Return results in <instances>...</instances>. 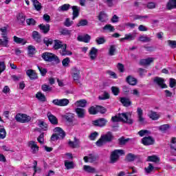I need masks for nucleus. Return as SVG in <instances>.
I'll use <instances>...</instances> for the list:
<instances>
[{"mask_svg":"<svg viewBox=\"0 0 176 176\" xmlns=\"http://www.w3.org/2000/svg\"><path fill=\"white\" fill-rule=\"evenodd\" d=\"M89 24L87 19H80L76 24V27H85Z\"/></svg>","mask_w":176,"mask_h":176,"instance_id":"nucleus-49","label":"nucleus"},{"mask_svg":"<svg viewBox=\"0 0 176 176\" xmlns=\"http://www.w3.org/2000/svg\"><path fill=\"white\" fill-rule=\"evenodd\" d=\"M167 43L171 49H176V41L168 40Z\"/></svg>","mask_w":176,"mask_h":176,"instance_id":"nucleus-63","label":"nucleus"},{"mask_svg":"<svg viewBox=\"0 0 176 176\" xmlns=\"http://www.w3.org/2000/svg\"><path fill=\"white\" fill-rule=\"evenodd\" d=\"M86 104H87V101L85 99L77 100L76 102V107H80L81 108H85Z\"/></svg>","mask_w":176,"mask_h":176,"instance_id":"nucleus-46","label":"nucleus"},{"mask_svg":"<svg viewBox=\"0 0 176 176\" xmlns=\"http://www.w3.org/2000/svg\"><path fill=\"white\" fill-rule=\"evenodd\" d=\"M170 127H171L170 126V124H163V125H161L158 127V130L160 131H161V133H167V131L168 130H170Z\"/></svg>","mask_w":176,"mask_h":176,"instance_id":"nucleus-31","label":"nucleus"},{"mask_svg":"<svg viewBox=\"0 0 176 176\" xmlns=\"http://www.w3.org/2000/svg\"><path fill=\"white\" fill-rule=\"evenodd\" d=\"M68 145L70 148L74 149L75 148H79V145H80V141L79 139L74 138V141L69 140Z\"/></svg>","mask_w":176,"mask_h":176,"instance_id":"nucleus-21","label":"nucleus"},{"mask_svg":"<svg viewBox=\"0 0 176 176\" xmlns=\"http://www.w3.org/2000/svg\"><path fill=\"white\" fill-rule=\"evenodd\" d=\"M111 90L113 96H119V94L120 93V89L118 87L113 86L111 87Z\"/></svg>","mask_w":176,"mask_h":176,"instance_id":"nucleus-53","label":"nucleus"},{"mask_svg":"<svg viewBox=\"0 0 176 176\" xmlns=\"http://www.w3.org/2000/svg\"><path fill=\"white\" fill-rule=\"evenodd\" d=\"M36 52V48L34 47V45H28V54L30 56L32 57L34 54H35Z\"/></svg>","mask_w":176,"mask_h":176,"instance_id":"nucleus-39","label":"nucleus"},{"mask_svg":"<svg viewBox=\"0 0 176 176\" xmlns=\"http://www.w3.org/2000/svg\"><path fill=\"white\" fill-rule=\"evenodd\" d=\"M63 119L66 120V122L69 124V126H75L78 124V123H74L75 120V114L72 113H67L63 116Z\"/></svg>","mask_w":176,"mask_h":176,"instance_id":"nucleus-8","label":"nucleus"},{"mask_svg":"<svg viewBox=\"0 0 176 176\" xmlns=\"http://www.w3.org/2000/svg\"><path fill=\"white\" fill-rule=\"evenodd\" d=\"M74 24V21H71L69 18H67L63 23L65 27H71Z\"/></svg>","mask_w":176,"mask_h":176,"instance_id":"nucleus-61","label":"nucleus"},{"mask_svg":"<svg viewBox=\"0 0 176 176\" xmlns=\"http://www.w3.org/2000/svg\"><path fill=\"white\" fill-rule=\"evenodd\" d=\"M65 166L66 167L67 170H71L75 167L74 165V162H69L68 160L65 161Z\"/></svg>","mask_w":176,"mask_h":176,"instance_id":"nucleus-47","label":"nucleus"},{"mask_svg":"<svg viewBox=\"0 0 176 176\" xmlns=\"http://www.w3.org/2000/svg\"><path fill=\"white\" fill-rule=\"evenodd\" d=\"M26 23L28 25H36V21L35 19L30 18L26 19Z\"/></svg>","mask_w":176,"mask_h":176,"instance_id":"nucleus-64","label":"nucleus"},{"mask_svg":"<svg viewBox=\"0 0 176 176\" xmlns=\"http://www.w3.org/2000/svg\"><path fill=\"white\" fill-rule=\"evenodd\" d=\"M47 116L48 118V120H50L52 124H54V125L58 124V119H57L56 116L52 114L51 112H48L47 113Z\"/></svg>","mask_w":176,"mask_h":176,"instance_id":"nucleus-16","label":"nucleus"},{"mask_svg":"<svg viewBox=\"0 0 176 176\" xmlns=\"http://www.w3.org/2000/svg\"><path fill=\"white\" fill-rule=\"evenodd\" d=\"M126 41H134L135 39V35L132 34L131 33L125 34Z\"/></svg>","mask_w":176,"mask_h":176,"instance_id":"nucleus-62","label":"nucleus"},{"mask_svg":"<svg viewBox=\"0 0 176 176\" xmlns=\"http://www.w3.org/2000/svg\"><path fill=\"white\" fill-rule=\"evenodd\" d=\"M151 63H153V58L141 59L140 61V65H151Z\"/></svg>","mask_w":176,"mask_h":176,"instance_id":"nucleus-29","label":"nucleus"},{"mask_svg":"<svg viewBox=\"0 0 176 176\" xmlns=\"http://www.w3.org/2000/svg\"><path fill=\"white\" fill-rule=\"evenodd\" d=\"M0 31L3 32L1 34L2 38H0V46H2L3 47H9V38L8 37V30L6 28H0Z\"/></svg>","mask_w":176,"mask_h":176,"instance_id":"nucleus-5","label":"nucleus"},{"mask_svg":"<svg viewBox=\"0 0 176 176\" xmlns=\"http://www.w3.org/2000/svg\"><path fill=\"white\" fill-rule=\"evenodd\" d=\"M137 113H138V122L139 123H144L145 122V118H144V111H142V109L141 107H138L137 109Z\"/></svg>","mask_w":176,"mask_h":176,"instance_id":"nucleus-19","label":"nucleus"},{"mask_svg":"<svg viewBox=\"0 0 176 176\" xmlns=\"http://www.w3.org/2000/svg\"><path fill=\"white\" fill-rule=\"evenodd\" d=\"M129 116H131V113L129 112L119 113L118 116H115L111 117V122L113 123H117L118 122H124L128 124H133L134 121L131 118H129Z\"/></svg>","mask_w":176,"mask_h":176,"instance_id":"nucleus-1","label":"nucleus"},{"mask_svg":"<svg viewBox=\"0 0 176 176\" xmlns=\"http://www.w3.org/2000/svg\"><path fill=\"white\" fill-rule=\"evenodd\" d=\"M98 159V155L89 154V156H85L83 160L85 163H94Z\"/></svg>","mask_w":176,"mask_h":176,"instance_id":"nucleus-15","label":"nucleus"},{"mask_svg":"<svg viewBox=\"0 0 176 176\" xmlns=\"http://www.w3.org/2000/svg\"><path fill=\"white\" fill-rule=\"evenodd\" d=\"M72 31L66 28H63L59 30V34L63 35L64 36H70Z\"/></svg>","mask_w":176,"mask_h":176,"instance_id":"nucleus-35","label":"nucleus"},{"mask_svg":"<svg viewBox=\"0 0 176 176\" xmlns=\"http://www.w3.org/2000/svg\"><path fill=\"white\" fill-rule=\"evenodd\" d=\"M147 162H153L154 163H159L160 158L156 155H150L147 157Z\"/></svg>","mask_w":176,"mask_h":176,"instance_id":"nucleus-45","label":"nucleus"},{"mask_svg":"<svg viewBox=\"0 0 176 176\" xmlns=\"http://www.w3.org/2000/svg\"><path fill=\"white\" fill-rule=\"evenodd\" d=\"M69 8H71V5L63 4L59 7V10H61V12H67V10H69Z\"/></svg>","mask_w":176,"mask_h":176,"instance_id":"nucleus-59","label":"nucleus"},{"mask_svg":"<svg viewBox=\"0 0 176 176\" xmlns=\"http://www.w3.org/2000/svg\"><path fill=\"white\" fill-rule=\"evenodd\" d=\"M41 90H43V91H45V93H50V91H52V88L46 84H43V85H41Z\"/></svg>","mask_w":176,"mask_h":176,"instance_id":"nucleus-51","label":"nucleus"},{"mask_svg":"<svg viewBox=\"0 0 176 176\" xmlns=\"http://www.w3.org/2000/svg\"><path fill=\"white\" fill-rule=\"evenodd\" d=\"M72 9L73 10V17L72 20H75L76 17L79 16V8L76 6H74L72 7Z\"/></svg>","mask_w":176,"mask_h":176,"instance_id":"nucleus-40","label":"nucleus"},{"mask_svg":"<svg viewBox=\"0 0 176 176\" xmlns=\"http://www.w3.org/2000/svg\"><path fill=\"white\" fill-rule=\"evenodd\" d=\"M41 57L44 61H47V63L60 64V58H58V56L52 52H44L41 54Z\"/></svg>","mask_w":176,"mask_h":176,"instance_id":"nucleus-3","label":"nucleus"},{"mask_svg":"<svg viewBox=\"0 0 176 176\" xmlns=\"http://www.w3.org/2000/svg\"><path fill=\"white\" fill-rule=\"evenodd\" d=\"M138 134L140 135V137H144V135L151 134V132L146 129H142L138 133Z\"/></svg>","mask_w":176,"mask_h":176,"instance_id":"nucleus-60","label":"nucleus"},{"mask_svg":"<svg viewBox=\"0 0 176 176\" xmlns=\"http://www.w3.org/2000/svg\"><path fill=\"white\" fill-rule=\"evenodd\" d=\"M26 75L29 76L31 80H35L36 79H38V74L35 70L28 69L26 72Z\"/></svg>","mask_w":176,"mask_h":176,"instance_id":"nucleus-20","label":"nucleus"},{"mask_svg":"<svg viewBox=\"0 0 176 176\" xmlns=\"http://www.w3.org/2000/svg\"><path fill=\"white\" fill-rule=\"evenodd\" d=\"M113 138H115L113 133H112L111 131H108L105 134L100 136L98 140L96 142V144L98 146L101 147L102 145H104V144L112 142V141H113Z\"/></svg>","mask_w":176,"mask_h":176,"instance_id":"nucleus-2","label":"nucleus"},{"mask_svg":"<svg viewBox=\"0 0 176 176\" xmlns=\"http://www.w3.org/2000/svg\"><path fill=\"white\" fill-rule=\"evenodd\" d=\"M148 117L150 118V119H152V120H157V119L160 118L159 114H157V112L153 111H150Z\"/></svg>","mask_w":176,"mask_h":176,"instance_id":"nucleus-38","label":"nucleus"},{"mask_svg":"<svg viewBox=\"0 0 176 176\" xmlns=\"http://www.w3.org/2000/svg\"><path fill=\"white\" fill-rule=\"evenodd\" d=\"M38 28L43 34H47L50 31V25L49 24H40L38 25Z\"/></svg>","mask_w":176,"mask_h":176,"instance_id":"nucleus-24","label":"nucleus"},{"mask_svg":"<svg viewBox=\"0 0 176 176\" xmlns=\"http://www.w3.org/2000/svg\"><path fill=\"white\" fill-rule=\"evenodd\" d=\"M34 8L37 12H39L42 9V3H41L38 0H31Z\"/></svg>","mask_w":176,"mask_h":176,"instance_id":"nucleus-36","label":"nucleus"},{"mask_svg":"<svg viewBox=\"0 0 176 176\" xmlns=\"http://www.w3.org/2000/svg\"><path fill=\"white\" fill-rule=\"evenodd\" d=\"M43 42L44 45H45V46L49 47V46L53 45V43L54 42V41H53V38H52L45 37L43 40Z\"/></svg>","mask_w":176,"mask_h":176,"instance_id":"nucleus-43","label":"nucleus"},{"mask_svg":"<svg viewBox=\"0 0 176 176\" xmlns=\"http://www.w3.org/2000/svg\"><path fill=\"white\" fill-rule=\"evenodd\" d=\"M103 30L109 31V32H113V31H115V27L112 26L111 24H107L104 26Z\"/></svg>","mask_w":176,"mask_h":176,"instance_id":"nucleus-57","label":"nucleus"},{"mask_svg":"<svg viewBox=\"0 0 176 176\" xmlns=\"http://www.w3.org/2000/svg\"><path fill=\"white\" fill-rule=\"evenodd\" d=\"M142 144L145 145V146L153 145L155 144V139L152 136L144 137L142 139Z\"/></svg>","mask_w":176,"mask_h":176,"instance_id":"nucleus-12","label":"nucleus"},{"mask_svg":"<svg viewBox=\"0 0 176 176\" xmlns=\"http://www.w3.org/2000/svg\"><path fill=\"white\" fill-rule=\"evenodd\" d=\"M120 102L121 104H122L123 107H130L131 105V101H130V99L129 98L126 97H121L120 98Z\"/></svg>","mask_w":176,"mask_h":176,"instance_id":"nucleus-22","label":"nucleus"},{"mask_svg":"<svg viewBox=\"0 0 176 176\" xmlns=\"http://www.w3.org/2000/svg\"><path fill=\"white\" fill-rule=\"evenodd\" d=\"M75 112L77 114L78 118H79L80 119H83V118H85V109L76 108L75 109Z\"/></svg>","mask_w":176,"mask_h":176,"instance_id":"nucleus-28","label":"nucleus"},{"mask_svg":"<svg viewBox=\"0 0 176 176\" xmlns=\"http://www.w3.org/2000/svg\"><path fill=\"white\" fill-rule=\"evenodd\" d=\"M72 78L76 83H80V70L78 67L72 68Z\"/></svg>","mask_w":176,"mask_h":176,"instance_id":"nucleus-7","label":"nucleus"},{"mask_svg":"<svg viewBox=\"0 0 176 176\" xmlns=\"http://www.w3.org/2000/svg\"><path fill=\"white\" fill-rule=\"evenodd\" d=\"M124 155V151L122 149H116L111 152L110 155V161L109 163L111 164H115V163H118L119 160L120 159V156H123Z\"/></svg>","mask_w":176,"mask_h":176,"instance_id":"nucleus-4","label":"nucleus"},{"mask_svg":"<svg viewBox=\"0 0 176 176\" xmlns=\"http://www.w3.org/2000/svg\"><path fill=\"white\" fill-rule=\"evenodd\" d=\"M88 112L89 115H97L98 110H97V105L96 107L91 106L89 108Z\"/></svg>","mask_w":176,"mask_h":176,"instance_id":"nucleus-48","label":"nucleus"},{"mask_svg":"<svg viewBox=\"0 0 176 176\" xmlns=\"http://www.w3.org/2000/svg\"><path fill=\"white\" fill-rule=\"evenodd\" d=\"M52 104L56 107H67L69 104V100L67 98L54 99L52 100Z\"/></svg>","mask_w":176,"mask_h":176,"instance_id":"nucleus-9","label":"nucleus"},{"mask_svg":"<svg viewBox=\"0 0 176 176\" xmlns=\"http://www.w3.org/2000/svg\"><path fill=\"white\" fill-rule=\"evenodd\" d=\"M36 98H37L38 101H41V102H46V96L42 94V92H37L36 94Z\"/></svg>","mask_w":176,"mask_h":176,"instance_id":"nucleus-41","label":"nucleus"},{"mask_svg":"<svg viewBox=\"0 0 176 176\" xmlns=\"http://www.w3.org/2000/svg\"><path fill=\"white\" fill-rule=\"evenodd\" d=\"M14 42L17 43L18 45H25L27 43V41L24 38H21L20 37H17L16 36H13Z\"/></svg>","mask_w":176,"mask_h":176,"instance_id":"nucleus-30","label":"nucleus"},{"mask_svg":"<svg viewBox=\"0 0 176 176\" xmlns=\"http://www.w3.org/2000/svg\"><path fill=\"white\" fill-rule=\"evenodd\" d=\"M167 10H173V9H176V0H168L166 3Z\"/></svg>","mask_w":176,"mask_h":176,"instance_id":"nucleus-23","label":"nucleus"},{"mask_svg":"<svg viewBox=\"0 0 176 176\" xmlns=\"http://www.w3.org/2000/svg\"><path fill=\"white\" fill-rule=\"evenodd\" d=\"M37 68H38L41 76H46V74H47V69L43 68L39 65L37 66Z\"/></svg>","mask_w":176,"mask_h":176,"instance_id":"nucleus-54","label":"nucleus"},{"mask_svg":"<svg viewBox=\"0 0 176 176\" xmlns=\"http://www.w3.org/2000/svg\"><path fill=\"white\" fill-rule=\"evenodd\" d=\"M118 144L120 145V146H123L124 145H126L127 144V142H129V141H130V138H124V136H122L120 138H118Z\"/></svg>","mask_w":176,"mask_h":176,"instance_id":"nucleus-34","label":"nucleus"},{"mask_svg":"<svg viewBox=\"0 0 176 176\" xmlns=\"http://www.w3.org/2000/svg\"><path fill=\"white\" fill-rule=\"evenodd\" d=\"M144 170L147 174H151V173H152L153 170H155V167L151 163H149L148 166L147 168H145Z\"/></svg>","mask_w":176,"mask_h":176,"instance_id":"nucleus-58","label":"nucleus"},{"mask_svg":"<svg viewBox=\"0 0 176 176\" xmlns=\"http://www.w3.org/2000/svg\"><path fill=\"white\" fill-rule=\"evenodd\" d=\"M97 111L98 113H101L102 115H104V113H107V108L101 106V105H97Z\"/></svg>","mask_w":176,"mask_h":176,"instance_id":"nucleus-55","label":"nucleus"},{"mask_svg":"<svg viewBox=\"0 0 176 176\" xmlns=\"http://www.w3.org/2000/svg\"><path fill=\"white\" fill-rule=\"evenodd\" d=\"M154 83H156L161 87V89H167V85L164 83V79L160 77H155L153 80Z\"/></svg>","mask_w":176,"mask_h":176,"instance_id":"nucleus-14","label":"nucleus"},{"mask_svg":"<svg viewBox=\"0 0 176 176\" xmlns=\"http://www.w3.org/2000/svg\"><path fill=\"white\" fill-rule=\"evenodd\" d=\"M126 160L129 163H131V162H134V160H138V162H141V155H134L131 153H129L126 156Z\"/></svg>","mask_w":176,"mask_h":176,"instance_id":"nucleus-11","label":"nucleus"},{"mask_svg":"<svg viewBox=\"0 0 176 176\" xmlns=\"http://www.w3.org/2000/svg\"><path fill=\"white\" fill-rule=\"evenodd\" d=\"M97 53H98V50L96 47H92L89 52V57L91 60H96L97 58Z\"/></svg>","mask_w":176,"mask_h":176,"instance_id":"nucleus-27","label":"nucleus"},{"mask_svg":"<svg viewBox=\"0 0 176 176\" xmlns=\"http://www.w3.org/2000/svg\"><path fill=\"white\" fill-rule=\"evenodd\" d=\"M64 47V45H63V41L56 39L54 40V46L53 48L54 50H58V49H63Z\"/></svg>","mask_w":176,"mask_h":176,"instance_id":"nucleus-25","label":"nucleus"},{"mask_svg":"<svg viewBox=\"0 0 176 176\" xmlns=\"http://www.w3.org/2000/svg\"><path fill=\"white\" fill-rule=\"evenodd\" d=\"M90 39H91V36L89 34H85L83 36L79 35L77 37V41L79 42H84L85 43H89L90 42Z\"/></svg>","mask_w":176,"mask_h":176,"instance_id":"nucleus-18","label":"nucleus"},{"mask_svg":"<svg viewBox=\"0 0 176 176\" xmlns=\"http://www.w3.org/2000/svg\"><path fill=\"white\" fill-rule=\"evenodd\" d=\"M28 145L29 148H31L33 154H35L39 151V146H38L34 141H30Z\"/></svg>","mask_w":176,"mask_h":176,"instance_id":"nucleus-17","label":"nucleus"},{"mask_svg":"<svg viewBox=\"0 0 176 176\" xmlns=\"http://www.w3.org/2000/svg\"><path fill=\"white\" fill-rule=\"evenodd\" d=\"M62 56H72V52L67 50V44L63 47Z\"/></svg>","mask_w":176,"mask_h":176,"instance_id":"nucleus-52","label":"nucleus"},{"mask_svg":"<svg viewBox=\"0 0 176 176\" xmlns=\"http://www.w3.org/2000/svg\"><path fill=\"white\" fill-rule=\"evenodd\" d=\"M6 138V129L3 125H0V140H5Z\"/></svg>","mask_w":176,"mask_h":176,"instance_id":"nucleus-42","label":"nucleus"},{"mask_svg":"<svg viewBox=\"0 0 176 176\" xmlns=\"http://www.w3.org/2000/svg\"><path fill=\"white\" fill-rule=\"evenodd\" d=\"M32 36L34 41H35V42H36V43H41V34H39L38 32L34 31L32 32Z\"/></svg>","mask_w":176,"mask_h":176,"instance_id":"nucleus-26","label":"nucleus"},{"mask_svg":"<svg viewBox=\"0 0 176 176\" xmlns=\"http://www.w3.org/2000/svg\"><path fill=\"white\" fill-rule=\"evenodd\" d=\"M126 80L129 85H131V86H135V85H137V80L131 76H128Z\"/></svg>","mask_w":176,"mask_h":176,"instance_id":"nucleus-32","label":"nucleus"},{"mask_svg":"<svg viewBox=\"0 0 176 176\" xmlns=\"http://www.w3.org/2000/svg\"><path fill=\"white\" fill-rule=\"evenodd\" d=\"M108 123V120L105 118H98L92 122V124L96 127H105Z\"/></svg>","mask_w":176,"mask_h":176,"instance_id":"nucleus-10","label":"nucleus"},{"mask_svg":"<svg viewBox=\"0 0 176 176\" xmlns=\"http://www.w3.org/2000/svg\"><path fill=\"white\" fill-rule=\"evenodd\" d=\"M15 120L19 123H29L31 122V116L24 113H18L15 116Z\"/></svg>","mask_w":176,"mask_h":176,"instance_id":"nucleus-6","label":"nucleus"},{"mask_svg":"<svg viewBox=\"0 0 176 176\" xmlns=\"http://www.w3.org/2000/svg\"><path fill=\"white\" fill-rule=\"evenodd\" d=\"M116 52V45H111L109 49V56H115Z\"/></svg>","mask_w":176,"mask_h":176,"instance_id":"nucleus-56","label":"nucleus"},{"mask_svg":"<svg viewBox=\"0 0 176 176\" xmlns=\"http://www.w3.org/2000/svg\"><path fill=\"white\" fill-rule=\"evenodd\" d=\"M107 17H108V16L107 15V14H105V12L104 11H102L99 13V15L98 16V19L101 23H104V21H106Z\"/></svg>","mask_w":176,"mask_h":176,"instance_id":"nucleus-33","label":"nucleus"},{"mask_svg":"<svg viewBox=\"0 0 176 176\" xmlns=\"http://www.w3.org/2000/svg\"><path fill=\"white\" fill-rule=\"evenodd\" d=\"M34 8L37 12H39L42 9V3H41L38 0H31Z\"/></svg>","mask_w":176,"mask_h":176,"instance_id":"nucleus-37","label":"nucleus"},{"mask_svg":"<svg viewBox=\"0 0 176 176\" xmlns=\"http://www.w3.org/2000/svg\"><path fill=\"white\" fill-rule=\"evenodd\" d=\"M54 133H56V134H57L58 137H59L60 140H63L65 138V135H67V134L65 133V131H64L61 127H56L53 130Z\"/></svg>","mask_w":176,"mask_h":176,"instance_id":"nucleus-13","label":"nucleus"},{"mask_svg":"<svg viewBox=\"0 0 176 176\" xmlns=\"http://www.w3.org/2000/svg\"><path fill=\"white\" fill-rule=\"evenodd\" d=\"M110 98H111V96L109 95V93L104 91L102 96H98V100H109Z\"/></svg>","mask_w":176,"mask_h":176,"instance_id":"nucleus-50","label":"nucleus"},{"mask_svg":"<svg viewBox=\"0 0 176 176\" xmlns=\"http://www.w3.org/2000/svg\"><path fill=\"white\" fill-rule=\"evenodd\" d=\"M83 169L86 171V173H89V174H94V173H96V168L89 165H85L83 166Z\"/></svg>","mask_w":176,"mask_h":176,"instance_id":"nucleus-44","label":"nucleus"}]
</instances>
